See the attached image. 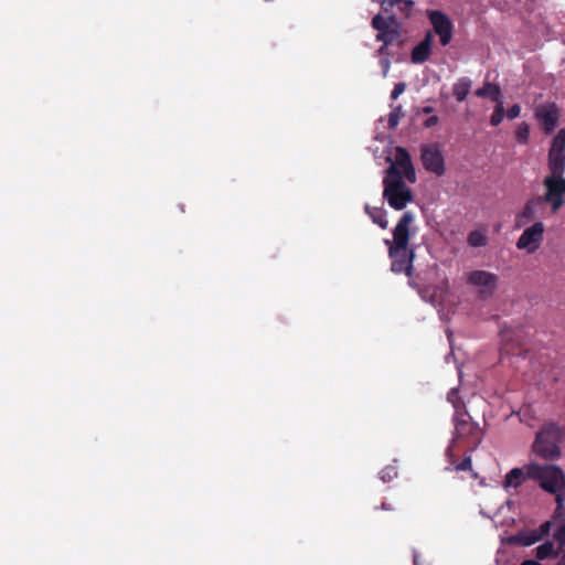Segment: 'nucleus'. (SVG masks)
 <instances>
[{
    "mask_svg": "<svg viewBox=\"0 0 565 565\" xmlns=\"http://www.w3.org/2000/svg\"><path fill=\"white\" fill-rule=\"evenodd\" d=\"M561 117L559 107L552 102L539 104L534 108V118L545 134H551L558 125Z\"/></svg>",
    "mask_w": 565,
    "mask_h": 565,
    "instance_id": "11",
    "label": "nucleus"
},
{
    "mask_svg": "<svg viewBox=\"0 0 565 565\" xmlns=\"http://www.w3.org/2000/svg\"><path fill=\"white\" fill-rule=\"evenodd\" d=\"M388 67H390V62H388V61H385V71H384V75H386Z\"/></svg>",
    "mask_w": 565,
    "mask_h": 565,
    "instance_id": "36",
    "label": "nucleus"
},
{
    "mask_svg": "<svg viewBox=\"0 0 565 565\" xmlns=\"http://www.w3.org/2000/svg\"><path fill=\"white\" fill-rule=\"evenodd\" d=\"M503 118H504V113L493 111L490 122L492 126H498L502 122Z\"/></svg>",
    "mask_w": 565,
    "mask_h": 565,
    "instance_id": "30",
    "label": "nucleus"
},
{
    "mask_svg": "<svg viewBox=\"0 0 565 565\" xmlns=\"http://www.w3.org/2000/svg\"><path fill=\"white\" fill-rule=\"evenodd\" d=\"M431 42L433 35L428 32L424 40L413 49L411 58L414 64H422L429 58L431 54Z\"/></svg>",
    "mask_w": 565,
    "mask_h": 565,
    "instance_id": "16",
    "label": "nucleus"
},
{
    "mask_svg": "<svg viewBox=\"0 0 565 565\" xmlns=\"http://www.w3.org/2000/svg\"><path fill=\"white\" fill-rule=\"evenodd\" d=\"M475 94L478 97L491 98L494 102H499V97H501V89L497 84L486 82L482 87L475 92Z\"/></svg>",
    "mask_w": 565,
    "mask_h": 565,
    "instance_id": "19",
    "label": "nucleus"
},
{
    "mask_svg": "<svg viewBox=\"0 0 565 565\" xmlns=\"http://www.w3.org/2000/svg\"><path fill=\"white\" fill-rule=\"evenodd\" d=\"M385 160L390 166L383 178V198L392 209L402 211L414 200L409 185L417 181L416 170L403 147H396Z\"/></svg>",
    "mask_w": 565,
    "mask_h": 565,
    "instance_id": "1",
    "label": "nucleus"
},
{
    "mask_svg": "<svg viewBox=\"0 0 565 565\" xmlns=\"http://www.w3.org/2000/svg\"><path fill=\"white\" fill-rule=\"evenodd\" d=\"M515 137L520 143H527L530 138V126L526 122L519 124Z\"/></svg>",
    "mask_w": 565,
    "mask_h": 565,
    "instance_id": "24",
    "label": "nucleus"
},
{
    "mask_svg": "<svg viewBox=\"0 0 565 565\" xmlns=\"http://www.w3.org/2000/svg\"><path fill=\"white\" fill-rule=\"evenodd\" d=\"M550 173L563 174L565 170V129L557 131L548 151Z\"/></svg>",
    "mask_w": 565,
    "mask_h": 565,
    "instance_id": "10",
    "label": "nucleus"
},
{
    "mask_svg": "<svg viewBox=\"0 0 565 565\" xmlns=\"http://www.w3.org/2000/svg\"><path fill=\"white\" fill-rule=\"evenodd\" d=\"M562 429L555 424L544 426L535 437L532 445L533 452L545 459L555 460L561 456L558 443L561 441Z\"/></svg>",
    "mask_w": 565,
    "mask_h": 565,
    "instance_id": "6",
    "label": "nucleus"
},
{
    "mask_svg": "<svg viewBox=\"0 0 565 565\" xmlns=\"http://www.w3.org/2000/svg\"><path fill=\"white\" fill-rule=\"evenodd\" d=\"M371 25L376 31V41L383 44L380 53L390 45L403 46L407 42V33L396 15L379 13L373 17Z\"/></svg>",
    "mask_w": 565,
    "mask_h": 565,
    "instance_id": "5",
    "label": "nucleus"
},
{
    "mask_svg": "<svg viewBox=\"0 0 565 565\" xmlns=\"http://www.w3.org/2000/svg\"><path fill=\"white\" fill-rule=\"evenodd\" d=\"M545 193L544 203L551 205L552 212H557L565 204V178L563 174L548 173L543 180Z\"/></svg>",
    "mask_w": 565,
    "mask_h": 565,
    "instance_id": "8",
    "label": "nucleus"
},
{
    "mask_svg": "<svg viewBox=\"0 0 565 565\" xmlns=\"http://www.w3.org/2000/svg\"><path fill=\"white\" fill-rule=\"evenodd\" d=\"M545 225L542 221L534 222L524 228L515 246L527 254H534L544 241Z\"/></svg>",
    "mask_w": 565,
    "mask_h": 565,
    "instance_id": "9",
    "label": "nucleus"
},
{
    "mask_svg": "<svg viewBox=\"0 0 565 565\" xmlns=\"http://www.w3.org/2000/svg\"><path fill=\"white\" fill-rule=\"evenodd\" d=\"M526 478H529L526 473V466L524 468H513L507 473L503 487L505 489L511 487L518 488Z\"/></svg>",
    "mask_w": 565,
    "mask_h": 565,
    "instance_id": "17",
    "label": "nucleus"
},
{
    "mask_svg": "<svg viewBox=\"0 0 565 565\" xmlns=\"http://www.w3.org/2000/svg\"><path fill=\"white\" fill-rule=\"evenodd\" d=\"M414 7L413 0H382L381 10L388 15H396L397 20L408 19Z\"/></svg>",
    "mask_w": 565,
    "mask_h": 565,
    "instance_id": "14",
    "label": "nucleus"
},
{
    "mask_svg": "<svg viewBox=\"0 0 565 565\" xmlns=\"http://www.w3.org/2000/svg\"><path fill=\"white\" fill-rule=\"evenodd\" d=\"M405 88H406V85L404 83L395 84V86L391 93V98L397 99L399 97V95H402L404 93Z\"/></svg>",
    "mask_w": 565,
    "mask_h": 565,
    "instance_id": "28",
    "label": "nucleus"
},
{
    "mask_svg": "<svg viewBox=\"0 0 565 565\" xmlns=\"http://www.w3.org/2000/svg\"><path fill=\"white\" fill-rule=\"evenodd\" d=\"M397 477V471L394 467H386L380 472V478L384 481H391Z\"/></svg>",
    "mask_w": 565,
    "mask_h": 565,
    "instance_id": "26",
    "label": "nucleus"
},
{
    "mask_svg": "<svg viewBox=\"0 0 565 565\" xmlns=\"http://www.w3.org/2000/svg\"><path fill=\"white\" fill-rule=\"evenodd\" d=\"M520 113H521V107H520V105L514 104L513 106H511V107L508 109V111H507V117H508L509 119H514V118H516V117H519V116H520Z\"/></svg>",
    "mask_w": 565,
    "mask_h": 565,
    "instance_id": "29",
    "label": "nucleus"
},
{
    "mask_svg": "<svg viewBox=\"0 0 565 565\" xmlns=\"http://www.w3.org/2000/svg\"><path fill=\"white\" fill-rule=\"evenodd\" d=\"M535 540H536V539H533V540H531V541H527L525 544L530 545V544L534 543V542H535Z\"/></svg>",
    "mask_w": 565,
    "mask_h": 565,
    "instance_id": "37",
    "label": "nucleus"
},
{
    "mask_svg": "<svg viewBox=\"0 0 565 565\" xmlns=\"http://www.w3.org/2000/svg\"><path fill=\"white\" fill-rule=\"evenodd\" d=\"M529 479L536 480L540 487L556 497L558 507L565 501V475L563 470L555 465H540L531 462L526 465Z\"/></svg>",
    "mask_w": 565,
    "mask_h": 565,
    "instance_id": "4",
    "label": "nucleus"
},
{
    "mask_svg": "<svg viewBox=\"0 0 565 565\" xmlns=\"http://www.w3.org/2000/svg\"><path fill=\"white\" fill-rule=\"evenodd\" d=\"M422 161L424 168L436 175H443L446 171L444 156L437 147H423Z\"/></svg>",
    "mask_w": 565,
    "mask_h": 565,
    "instance_id": "13",
    "label": "nucleus"
},
{
    "mask_svg": "<svg viewBox=\"0 0 565 565\" xmlns=\"http://www.w3.org/2000/svg\"><path fill=\"white\" fill-rule=\"evenodd\" d=\"M366 214L371 217L374 224L381 228L386 230L388 226L387 213L382 207H372L369 204L364 206Z\"/></svg>",
    "mask_w": 565,
    "mask_h": 565,
    "instance_id": "18",
    "label": "nucleus"
},
{
    "mask_svg": "<svg viewBox=\"0 0 565 565\" xmlns=\"http://www.w3.org/2000/svg\"><path fill=\"white\" fill-rule=\"evenodd\" d=\"M554 558L556 559L555 565H565V544L562 542H555Z\"/></svg>",
    "mask_w": 565,
    "mask_h": 565,
    "instance_id": "25",
    "label": "nucleus"
},
{
    "mask_svg": "<svg viewBox=\"0 0 565 565\" xmlns=\"http://www.w3.org/2000/svg\"><path fill=\"white\" fill-rule=\"evenodd\" d=\"M543 203V199H541L540 196L530 199L525 203L523 210L519 214H516L515 227L521 228L525 226L527 223L534 221L537 217Z\"/></svg>",
    "mask_w": 565,
    "mask_h": 565,
    "instance_id": "15",
    "label": "nucleus"
},
{
    "mask_svg": "<svg viewBox=\"0 0 565 565\" xmlns=\"http://www.w3.org/2000/svg\"><path fill=\"white\" fill-rule=\"evenodd\" d=\"M429 20L434 31L439 36L441 45H448L452 39L454 25L450 19L440 11L429 12Z\"/></svg>",
    "mask_w": 565,
    "mask_h": 565,
    "instance_id": "12",
    "label": "nucleus"
},
{
    "mask_svg": "<svg viewBox=\"0 0 565 565\" xmlns=\"http://www.w3.org/2000/svg\"><path fill=\"white\" fill-rule=\"evenodd\" d=\"M404 116V111L402 109V106H394L388 114V127L391 129H394L399 124L401 118Z\"/></svg>",
    "mask_w": 565,
    "mask_h": 565,
    "instance_id": "23",
    "label": "nucleus"
},
{
    "mask_svg": "<svg viewBox=\"0 0 565 565\" xmlns=\"http://www.w3.org/2000/svg\"><path fill=\"white\" fill-rule=\"evenodd\" d=\"M468 243L472 247H482L487 244V236L481 231H473L468 235Z\"/></svg>",
    "mask_w": 565,
    "mask_h": 565,
    "instance_id": "22",
    "label": "nucleus"
},
{
    "mask_svg": "<svg viewBox=\"0 0 565 565\" xmlns=\"http://www.w3.org/2000/svg\"><path fill=\"white\" fill-rule=\"evenodd\" d=\"M495 103H497V106H495L494 111L504 113L503 102L501 100V97H499V102H495Z\"/></svg>",
    "mask_w": 565,
    "mask_h": 565,
    "instance_id": "32",
    "label": "nucleus"
},
{
    "mask_svg": "<svg viewBox=\"0 0 565 565\" xmlns=\"http://www.w3.org/2000/svg\"><path fill=\"white\" fill-rule=\"evenodd\" d=\"M471 88V81L468 77L459 78L452 86V94L458 102H463Z\"/></svg>",
    "mask_w": 565,
    "mask_h": 565,
    "instance_id": "20",
    "label": "nucleus"
},
{
    "mask_svg": "<svg viewBox=\"0 0 565 565\" xmlns=\"http://www.w3.org/2000/svg\"><path fill=\"white\" fill-rule=\"evenodd\" d=\"M454 395H455L454 392L448 394V401L451 402V403H454V399H452Z\"/></svg>",
    "mask_w": 565,
    "mask_h": 565,
    "instance_id": "35",
    "label": "nucleus"
},
{
    "mask_svg": "<svg viewBox=\"0 0 565 565\" xmlns=\"http://www.w3.org/2000/svg\"><path fill=\"white\" fill-rule=\"evenodd\" d=\"M521 565H542V564L534 559H526V561L522 562Z\"/></svg>",
    "mask_w": 565,
    "mask_h": 565,
    "instance_id": "33",
    "label": "nucleus"
},
{
    "mask_svg": "<svg viewBox=\"0 0 565 565\" xmlns=\"http://www.w3.org/2000/svg\"><path fill=\"white\" fill-rule=\"evenodd\" d=\"M439 121V118L437 116H431L429 117L425 122H424V126L426 128H430L433 126H436Z\"/></svg>",
    "mask_w": 565,
    "mask_h": 565,
    "instance_id": "31",
    "label": "nucleus"
},
{
    "mask_svg": "<svg viewBox=\"0 0 565 565\" xmlns=\"http://www.w3.org/2000/svg\"><path fill=\"white\" fill-rule=\"evenodd\" d=\"M458 439H467L473 444V448L480 443L481 429L478 424L473 423L470 416L466 413L457 412L455 418V435L447 447L445 456L448 462L447 471H469L473 479H478L479 475L472 470L471 455H466L462 460L455 457V446Z\"/></svg>",
    "mask_w": 565,
    "mask_h": 565,
    "instance_id": "3",
    "label": "nucleus"
},
{
    "mask_svg": "<svg viewBox=\"0 0 565 565\" xmlns=\"http://www.w3.org/2000/svg\"><path fill=\"white\" fill-rule=\"evenodd\" d=\"M433 110H434V109H433V107H430V106H426V107H424V108L422 109V113H424V114H430Z\"/></svg>",
    "mask_w": 565,
    "mask_h": 565,
    "instance_id": "34",
    "label": "nucleus"
},
{
    "mask_svg": "<svg viewBox=\"0 0 565 565\" xmlns=\"http://www.w3.org/2000/svg\"><path fill=\"white\" fill-rule=\"evenodd\" d=\"M462 279L480 299H488L492 297L499 286V276L484 269L466 271Z\"/></svg>",
    "mask_w": 565,
    "mask_h": 565,
    "instance_id": "7",
    "label": "nucleus"
},
{
    "mask_svg": "<svg viewBox=\"0 0 565 565\" xmlns=\"http://www.w3.org/2000/svg\"><path fill=\"white\" fill-rule=\"evenodd\" d=\"M555 544L554 541H547L535 548V555L539 559L554 557Z\"/></svg>",
    "mask_w": 565,
    "mask_h": 565,
    "instance_id": "21",
    "label": "nucleus"
},
{
    "mask_svg": "<svg viewBox=\"0 0 565 565\" xmlns=\"http://www.w3.org/2000/svg\"><path fill=\"white\" fill-rule=\"evenodd\" d=\"M415 216L412 212H405L392 230V238L384 239L391 258V270L395 274H405L411 277L415 257L411 247V237L416 234L413 227Z\"/></svg>",
    "mask_w": 565,
    "mask_h": 565,
    "instance_id": "2",
    "label": "nucleus"
},
{
    "mask_svg": "<svg viewBox=\"0 0 565 565\" xmlns=\"http://www.w3.org/2000/svg\"><path fill=\"white\" fill-rule=\"evenodd\" d=\"M554 541L565 544V521L558 526L554 533Z\"/></svg>",
    "mask_w": 565,
    "mask_h": 565,
    "instance_id": "27",
    "label": "nucleus"
}]
</instances>
